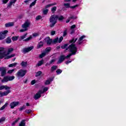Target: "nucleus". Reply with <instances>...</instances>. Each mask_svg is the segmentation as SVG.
<instances>
[{
    "instance_id": "43",
    "label": "nucleus",
    "mask_w": 126,
    "mask_h": 126,
    "mask_svg": "<svg viewBox=\"0 0 126 126\" xmlns=\"http://www.w3.org/2000/svg\"><path fill=\"white\" fill-rule=\"evenodd\" d=\"M51 83V81L50 80H47L45 82V85H48Z\"/></svg>"
},
{
    "instance_id": "50",
    "label": "nucleus",
    "mask_w": 126,
    "mask_h": 126,
    "mask_svg": "<svg viewBox=\"0 0 126 126\" xmlns=\"http://www.w3.org/2000/svg\"><path fill=\"white\" fill-rule=\"evenodd\" d=\"M63 40V36L60 37L59 40H58V43H61Z\"/></svg>"
},
{
    "instance_id": "22",
    "label": "nucleus",
    "mask_w": 126,
    "mask_h": 126,
    "mask_svg": "<svg viewBox=\"0 0 126 126\" xmlns=\"http://www.w3.org/2000/svg\"><path fill=\"white\" fill-rule=\"evenodd\" d=\"M42 11H43V14H44L45 15L48 14V12H49V9H43L42 10Z\"/></svg>"
},
{
    "instance_id": "11",
    "label": "nucleus",
    "mask_w": 126,
    "mask_h": 126,
    "mask_svg": "<svg viewBox=\"0 0 126 126\" xmlns=\"http://www.w3.org/2000/svg\"><path fill=\"white\" fill-rule=\"evenodd\" d=\"M29 26H30V22L28 21H26L25 23L22 25V28L25 29H28Z\"/></svg>"
},
{
    "instance_id": "45",
    "label": "nucleus",
    "mask_w": 126,
    "mask_h": 126,
    "mask_svg": "<svg viewBox=\"0 0 126 126\" xmlns=\"http://www.w3.org/2000/svg\"><path fill=\"white\" fill-rule=\"evenodd\" d=\"M62 71H63L62 70L59 69L56 71V72L57 74H60V73H62Z\"/></svg>"
},
{
    "instance_id": "14",
    "label": "nucleus",
    "mask_w": 126,
    "mask_h": 126,
    "mask_svg": "<svg viewBox=\"0 0 126 126\" xmlns=\"http://www.w3.org/2000/svg\"><path fill=\"white\" fill-rule=\"evenodd\" d=\"M44 41L47 44V45H50V44H52L53 43V40L52 39H50L49 37H46L44 39Z\"/></svg>"
},
{
    "instance_id": "2",
    "label": "nucleus",
    "mask_w": 126,
    "mask_h": 126,
    "mask_svg": "<svg viewBox=\"0 0 126 126\" xmlns=\"http://www.w3.org/2000/svg\"><path fill=\"white\" fill-rule=\"evenodd\" d=\"M68 49L72 53L68 55L66 57V59H68V58H69V57H71V56H72V55H75V53H76L77 51L76 47H75V45H74V44H72L70 45H69Z\"/></svg>"
},
{
    "instance_id": "33",
    "label": "nucleus",
    "mask_w": 126,
    "mask_h": 126,
    "mask_svg": "<svg viewBox=\"0 0 126 126\" xmlns=\"http://www.w3.org/2000/svg\"><path fill=\"white\" fill-rule=\"evenodd\" d=\"M37 1V0H35L33 2H32L30 5V7H32V6H34L35 4H36V2Z\"/></svg>"
},
{
    "instance_id": "57",
    "label": "nucleus",
    "mask_w": 126,
    "mask_h": 126,
    "mask_svg": "<svg viewBox=\"0 0 126 126\" xmlns=\"http://www.w3.org/2000/svg\"><path fill=\"white\" fill-rule=\"evenodd\" d=\"M77 6H78V5H74V6H72L70 7V8H75V7H77Z\"/></svg>"
},
{
    "instance_id": "27",
    "label": "nucleus",
    "mask_w": 126,
    "mask_h": 126,
    "mask_svg": "<svg viewBox=\"0 0 126 126\" xmlns=\"http://www.w3.org/2000/svg\"><path fill=\"white\" fill-rule=\"evenodd\" d=\"M19 126H25V120H22L19 124Z\"/></svg>"
},
{
    "instance_id": "10",
    "label": "nucleus",
    "mask_w": 126,
    "mask_h": 126,
    "mask_svg": "<svg viewBox=\"0 0 126 126\" xmlns=\"http://www.w3.org/2000/svg\"><path fill=\"white\" fill-rule=\"evenodd\" d=\"M43 94V91H39L37 93L34 95L35 100H38L39 98H41V94Z\"/></svg>"
},
{
    "instance_id": "53",
    "label": "nucleus",
    "mask_w": 126,
    "mask_h": 126,
    "mask_svg": "<svg viewBox=\"0 0 126 126\" xmlns=\"http://www.w3.org/2000/svg\"><path fill=\"white\" fill-rule=\"evenodd\" d=\"M35 83H36V81H35V80L32 81L31 82L32 85H34Z\"/></svg>"
},
{
    "instance_id": "20",
    "label": "nucleus",
    "mask_w": 126,
    "mask_h": 126,
    "mask_svg": "<svg viewBox=\"0 0 126 126\" xmlns=\"http://www.w3.org/2000/svg\"><path fill=\"white\" fill-rule=\"evenodd\" d=\"M56 4H57V3L49 4L45 6V8H49V7H51V6H53V5H56Z\"/></svg>"
},
{
    "instance_id": "64",
    "label": "nucleus",
    "mask_w": 126,
    "mask_h": 126,
    "mask_svg": "<svg viewBox=\"0 0 126 126\" xmlns=\"http://www.w3.org/2000/svg\"><path fill=\"white\" fill-rule=\"evenodd\" d=\"M30 0H26L25 1H24V2H25V3H27V2H29V1H30Z\"/></svg>"
},
{
    "instance_id": "37",
    "label": "nucleus",
    "mask_w": 126,
    "mask_h": 126,
    "mask_svg": "<svg viewBox=\"0 0 126 126\" xmlns=\"http://www.w3.org/2000/svg\"><path fill=\"white\" fill-rule=\"evenodd\" d=\"M24 109H25V105H23V106L21 107L19 109V111L21 112V111H23V110H24Z\"/></svg>"
},
{
    "instance_id": "39",
    "label": "nucleus",
    "mask_w": 126,
    "mask_h": 126,
    "mask_svg": "<svg viewBox=\"0 0 126 126\" xmlns=\"http://www.w3.org/2000/svg\"><path fill=\"white\" fill-rule=\"evenodd\" d=\"M42 19V16H41L40 15H38L36 16L35 18L36 20H40V19Z\"/></svg>"
},
{
    "instance_id": "5",
    "label": "nucleus",
    "mask_w": 126,
    "mask_h": 126,
    "mask_svg": "<svg viewBox=\"0 0 126 126\" xmlns=\"http://www.w3.org/2000/svg\"><path fill=\"white\" fill-rule=\"evenodd\" d=\"M15 78V77L14 76H4L2 80H1V82L2 83H4L5 82H7L8 81H12V80H13Z\"/></svg>"
},
{
    "instance_id": "15",
    "label": "nucleus",
    "mask_w": 126,
    "mask_h": 126,
    "mask_svg": "<svg viewBox=\"0 0 126 126\" xmlns=\"http://www.w3.org/2000/svg\"><path fill=\"white\" fill-rule=\"evenodd\" d=\"M13 25H14V22H9L5 24V27H6V28H8V27H12Z\"/></svg>"
},
{
    "instance_id": "23",
    "label": "nucleus",
    "mask_w": 126,
    "mask_h": 126,
    "mask_svg": "<svg viewBox=\"0 0 126 126\" xmlns=\"http://www.w3.org/2000/svg\"><path fill=\"white\" fill-rule=\"evenodd\" d=\"M20 120V118H18L17 119H16L14 122H13L12 123V126H15L16 124L17 123H18V122H19V120Z\"/></svg>"
},
{
    "instance_id": "9",
    "label": "nucleus",
    "mask_w": 126,
    "mask_h": 126,
    "mask_svg": "<svg viewBox=\"0 0 126 126\" xmlns=\"http://www.w3.org/2000/svg\"><path fill=\"white\" fill-rule=\"evenodd\" d=\"M11 91L7 90L3 92H0V97H3L4 96H7L9 93H10Z\"/></svg>"
},
{
    "instance_id": "17",
    "label": "nucleus",
    "mask_w": 126,
    "mask_h": 126,
    "mask_svg": "<svg viewBox=\"0 0 126 126\" xmlns=\"http://www.w3.org/2000/svg\"><path fill=\"white\" fill-rule=\"evenodd\" d=\"M65 59V57H64V56H61L60 57V58H59V60L58 61V63H63V61H64V59Z\"/></svg>"
},
{
    "instance_id": "54",
    "label": "nucleus",
    "mask_w": 126,
    "mask_h": 126,
    "mask_svg": "<svg viewBox=\"0 0 126 126\" xmlns=\"http://www.w3.org/2000/svg\"><path fill=\"white\" fill-rule=\"evenodd\" d=\"M21 65L23 67H26V66H27V63H22Z\"/></svg>"
},
{
    "instance_id": "16",
    "label": "nucleus",
    "mask_w": 126,
    "mask_h": 126,
    "mask_svg": "<svg viewBox=\"0 0 126 126\" xmlns=\"http://www.w3.org/2000/svg\"><path fill=\"white\" fill-rule=\"evenodd\" d=\"M17 1V0H11L10 1V2L8 4L7 7H10L11 6V5H12V4L15 3V2H16Z\"/></svg>"
},
{
    "instance_id": "3",
    "label": "nucleus",
    "mask_w": 126,
    "mask_h": 126,
    "mask_svg": "<svg viewBox=\"0 0 126 126\" xmlns=\"http://www.w3.org/2000/svg\"><path fill=\"white\" fill-rule=\"evenodd\" d=\"M58 20V15H52L50 18V22L51 23L50 27H54Z\"/></svg>"
},
{
    "instance_id": "18",
    "label": "nucleus",
    "mask_w": 126,
    "mask_h": 126,
    "mask_svg": "<svg viewBox=\"0 0 126 126\" xmlns=\"http://www.w3.org/2000/svg\"><path fill=\"white\" fill-rule=\"evenodd\" d=\"M43 45L44 42L43 41H40L39 43H38L37 46V49H40V48H42V47H43Z\"/></svg>"
},
{
    "instance_id": "48",
    "label": "nucleus",
    "mask_w": 126,
    "mask_h": 126,
    "mask_svg": "<svg viewBox=\"0 0 126 126\" xmlns=\"http://www.w3.org/2000/svg\"><path fill=\"white\" fill-rule=\"evenodd\" d=\"M48 90H49V88L48 87H45L44 88L43 91H42L43 93H44V92H46L47 91H48Z\"/></svg>"
},
{
    "instance_id": "56",
    "label": "nucleus",
    "mask_w": 126,
    "mask_h": 126,
    "mask_svg": "<svg viewBox=\"0 0 126 126\" xmlns=\"http://www.w3.org/2000/svg\"><path fill=\"white\" fill-rule=\"evenodd\" d=\"M55 34H56V31H53L51 32V35H55Z\"/></svg>"
},
{
    "instance_id": "12",
    "label": "nucleus",
    "mask_w": 126,
    "mask_h": 126,
    "mask_svg": "<svg viewBox=\"0 0 126 126\" xmlns=\"http://www.w3.org/2000/svg\"><path fill=\"white\" fill-rule=\"evenodd\" d=\"M11 89V87H8L6 85H0V90H3V89H5V90H10Z\"/></svg>"
},
{
    "instance_id": "60",
    "label": "nucleus",
    "mask_w": 126,
    "mask_h": 126,
    "mask_svg": "<svg viewBox=\"0 0 126 126\" xmlns=\"http://www.w3.org/2000/svg\"><path fill=\"white\" fill-rule=\"evenodd\" d=\"M69 18H70V19H76V17H75L73 16H72L70 17H69Z\"/></svg>"
},
{
    "instance_id": "51",
    "label": "nucleus",
    "mask_w": 126,
    "mask_h": 126,
    "mask_svg": "<svg viewBox=\"0 0 126 126\" xmlns=\"http://www.w3.org/2000/svg\"><path fill=\"white\" fill-rule=\"evenodd\" d=\"M27 30H28V29L23 28L22 29L20 30V32H25V31H27Z\"/></svg>"
},
{
    "instance_id": "32",
    "label": "nucleus",
    "mask_w": 126,
    "mask_h": 126,
    "mask_svg": "<svg viewBox=\"0 0 126 126\" xmlns=\"http://www.w3.org/2000/svg\"><path fill=\"white\" fill-rule=\"evenodd\" d=\"M19 36H13L12 37V41H17V40H18V38Z\"/></svg>"
},
{
    "instance_id": "28",
    "label": "nucleus",
    "mask_w": 126,
    "mask_h": 126,
    "mask_svg": "<svg viewBox=\"0 0 126 126\" xmlns=\"http://www.w3.org/2000/svg\"><path fill=\"white\" fill-rule=\"evenodd\" d=\"M42 74V71H39L35 73V77H38V76H40Z\"/></svg>"
},
{
    "instance_id": "40",
    "label": "nucleus",
    "mask_w": 126,
    "mask_h": 126,
    "mask_svg": "<svg viewBox=\"0 0 126 126\" xmlns=\"http://www.w3.org/2000/svg\"><path fill=\"white\" fill-rule=\"evenodd\" d=\"M14 69H11V70H9L7 71V73H9V74H11V73H12V72H13V71H14Z\"/></svg>"
},
{
    "instance_id": "47",
    "label": "nucleus",
    "mask_w": 126,
    "mask_h": 126,
    "mask_svg": "<svg viewBox=\"0 0 126 126\" xmlns=\"http://www.w3.org/2000/svg\"><path fill=\"white\" fill-rule=\"evenodd\" d=\"M67 34V32L66 31V30H65L63 32V37H65V36H66Z\"/></svg>"
},
{
    "instance_id": "7",
    "label": "nucleus",
    "mask_w": 126,
    "mask_h": 126,
    "mask_svg": "<svg viewBox=\"0 0 126 126\" xmlns=\"http://www.w3.org/2000/svg\"><path fill=\"white\" fill-rule=\"evenodd\" d=\"M19 105V101H13L10 104V107L11 109H14L15 107H16Z\"/></svg>"
},
{
    "instance_id": "6",
    "label": "nucleus",
    "mask_w": 126,
    "mask_h": 126,
    "mask_svg": "<svg viewBox=\"0 0 126 126\" xmlns=\"http://www.w3.org/2000/svg\"><path fill=\"white\" fill-rule=\"evenodd\" d=\"M8 33V31H4L0 32V40H3L6 36V34Z\"/></svg>"
},
{
    "instance_id": "38",
    "label": "nucleus",
    "mask_w": 126,
    "mask_h": 126,
    "mask_svg": "<svg viewBox=\"0 0 126 126\" xmlns=\"http://www.w3.org/2000/svg\"><path fill=\"white\" fill-rule=\"evenodd\" d=\"M15 66H16V63L9 64V67H15Z\"/></svg>"
},
{
    "instance_id": "24",
    "label": "nucleus",
    "mask_w": 126,
    "mask_h": 126,
    "mask_svg": "<svg viewBox=\"0 0 126 126\" xmlns=\"http://www.w3.org/2000/svg\"><path fill=\"white\" fill-rule=\"evenodd\" d=\"M52 43L53 44H57V43H59V38L57 37L56 38H55L53 41H52Z\"/></svg>"
},
{
    "instance_id": "1",
    "label": "nucleus",
    "mask_w": 126,
    "mask_h": 126,
    "mask_svg": "<svg viewBox=\"0 0 126 126\" xmlns=\"http://www.w3.org/2000/svg\"><path fill=\"white\" fill-rule=\"evenodd\" d=\"M13 52V48H9L7 50V52L5 51V50L3 47L0 48V59H4L5 60H8V59H11V58H13L15 54H12L11 55L10 54Z\"/></svg>"
},
{
    "instance_id": "41",
    "label": "nucleus",
    "mask_w": 126,
    "mask_h": 126,
    "mask_svg": "<svg viewBox=\"0 0 126 126\" xmlns=\"http://www.w3.org/2000/svg\"><path fill=\"white\" fill-rule=\"evenodd\" d=\"M58 18L59 20L62 21L63 20L64 18L63 16H60V17L58 16Z\"/></svg>"
},
{
    "instance_id": "4",
    "label": "nucleus",
    "mask_w": 126,
    "mask_h": 126,
    "mask_svg": "<svg viewBox=\"0 0 126 126\" xmlns=\"http://www.w3.org/2000/svg\"><path fill=\"white\" fill-rule=\"evenodd\" d=\"M27 73V70L20 69L16 73V76L18 78H21L25 76V75Z\"/></svg>"
},
{
    "instance_id": "21",
    "label": "nucleus",
    "mask_w": 126,
    "mask_h": 126,
    "mask_svg": "<svg viewBox=\"0 0 126 126\" xmlns=\"http://www.w3.org/2000/svg\"><path fill=\"white\" fill-rule=\"evenodd\" d=\"M7 105H8V103L7 102H6L3 106H2L0 108V111H2V110H4V109H5V108H6V107H7Z\"/></svg>"
},
{
    "instance_id": "8",
    "label": "nucleus",
    "mask_w": 126,
    "mask_h": 126,
    "mask_svg": "<svg viewBox=\"0 0 126 126\" xmlns=\"http://www.w3.org/2000/svg\"><path fill=\"white\" fill-rule=\"evenodd\" d=\"M33 49H34V46H31L28 48H25L23 49L22 52L23 53H24V54H26V53H28V52H30V51H32Z\"/></svg>"
},
{
    "instance_id": "55",
    "label": "nucleus",
    "mask_w": 126,
    "mask_h": 126,
    "mask_svg": "<svg viewBox=\"0 0 126 126\" xmlns=\"http://www.w3.org/2000/svg\"><path fill=\"white\" fill-rule=\"evenodd\" d=\"M76 27V26L75 25H73L72 26H71V30H72V29H74Z\"/></svg>"
},
{
    "instance_id": "31",
    "label": "nucleus",
    "mask_w": 126,
    "mask_h": 126,
    "mask_svg": "<svg viewBox=\"0 0 126 126\" xmlns=\"http://www.w3.org/2000/svg\"><path fill=\"white\" fill-rule=\"evenodd\" d=\"M32 35H30L29 37L25 39L24 41H25L26 42H28V41H30L32 39Z\"/></svg>"
},
{
    "instance_id": "58",
    "label": "nucleus",
    "mask_w": 126,
    "mask_h": 126,
    "mask_svg": "<svg viewBox=\"0 0 126 126\" xmlns=\"http://www.w3.org/2000/svg\"><path fill=\"white\" fill-rule=\"evenodd\" d=\"M9 0H2L3 3H6Z\"/></svg>"
},
{
    "instance_id": "46",
    "label": "nucleus",
    "mask_w": 126,
    "mask_h": 126,
    "mask_svg": "<svg viewBox=\"0 0 126 126\" xmlns=\"http://www.w3.org/2000/svg\"><path fill=\"white\" fill-rule=\"evenodd\" d=\"M68 46V44H64L62 46V49H66L67 47Z\"/></svg>"
},
{
    "instance_id": "25",
    "label": "nucleus",
    "mask_w": 126,
    "mask_h": 126,
    "mask_svg": "<svg viewBox=\"0 0 126 126\" xmlns=\"http://www.w3.org/2000/svg\"><path fill=\"white\" fill-rule=\"evenodd\" d=\"M46 55H47V53L44 51L39 55V58L42 59V58H44Z\"/></svg>"
},
{
    "instance_id": "61",
    "label": "nucleus",
    "mask_w": 126,
    "mask_h": 126,
    "mask_svg": "<svg viewBox=\"0 0 126 126\" xmlns=\"http://www.w3.org/2000/svg\"><path fill=\"white\" fill-rule=\"evenodd\" d=\"M69 21H70V18H68L67 19V20L66 21V23H68V22H69Z\"/></svg>"
},
{
    "instance_id": "30",
    "label": "nucleus",
    "mask_w": 126,
    "mask_h": 126,
    "mask_svg": "<svg viewBox=\"0 0 126 126\" xmlns=\"http://www.w3.org/2000/svg\"><path fill=\"white\" fill-rule=\"evenodd\" d=\"M4 122H5V117H2L0 119V124H2Z\"/></svg>"
},
{
    "instance_id": "63",
    "label": "nucleus",
    "mask_w": 126,
    "mask_h": 126,
    "mask_svg": "<svg viewBox=\"0 0 126 126\" xmlns=\"http://www.w3.org/2000/svg\"><path fill=\"white\" fill-rule=\"evenodd\" d=\"M44 63V61H43V60H41L38 63Z\"/></svg>"
},
{
    "instance_id": "13",
    "label": "nucleus",
    "mask_w": 126,
    "mask_h": 126,
    "mask_svg": "<svg viewBox=\"0 0 126 126\" xmlns=\"http://www.w3.org/2000/svg\"><path fill=\"white\" fill-rule=\"evenodd\" d=\"M0 71H1V76H4L6 74V70L3 67H0Z\"/></svg>"
},
{
    "instance_id": "42",
    "label": "nucleus",
    "mask_w": 126,
    "mask_h": 126,
    "mask_svg": "<svg viewBox=\"0 0 126 126\" xmlns=\"http://www.w3.org/2000/svg\"><path fill=\"white\" fill-rule=\"evenodd\" d=\"M32 35V37H38L39 36V33H34Z\"/></svg>"
},
{
    "instance_id": "26",
    "label": "nucleus",
    "mask_w": 126,
    "mask_h": 126,
    "mask_svg": "<svg viewBox=\"0 0 126 126\" xmlns=\"http://www.w3.org/2000/svg\"><path fill=\"white\" fill-rule=\"evenodd\" d=\"M51 51V47H48L47 48L44 52L46 53V55H48L49 54V52Z\"/></svg>"
},
{
    "instance_id": "52",
    "label": "nucleus",
    "mask_w": 126,
    "mask_h": 126,
    "mask_svg": "<svg viewBox=\"0 0 126 126\" xmlns=\"http://www.w3.org/2000/svg\"><path fill=\"white\" fill-rule=\"evenodd\" d=\"M76 41H77V38H76L75 40L73 38L70 42V43H75Z\"/></svg>"
},
{
    "instance_id": "34",
    "label": "nucleus",
    "mask_w": 126,
    "mask_h": 126,
    "mask_svg": "<svg viewBox=\"0 0 126 126\" xmlns=\"http://www.w3.org/2000/svg\"><path fill=\"white\" fill-rule=\"evenodd\" d=\"M56 10H57L56 6H54L51 8V11H52V12H53V13H54L55 12V11H56Z\"/></svg>"
},
{
    "instance_id": "49",
    "label": "nucleus",
    "mask_w": 126,
    "mask_h": 126,
    "mask_svg": "<svg viewBox=\"0 0 126 126\" xmlns=\"http://www.w3.org/2000/svg\"><path fill=\"white\" fill-rule=\"evenodd\" d=\"M31 112H32V110H31V109L26 110V113H27V114H30V113H31Z\"/></svg>"
},
{
    "instance_id": "59",
    "label": "nucleus",
    "mask_w": 126,
    "mask_h": 126,
    "mask_svg": "<svg viewBox=\"0 0 126 126\" xmlns=\"http://www.w3.org/2000/svg\"><path fill=\"white\" fill-rule=\"evenodd\" d=\"M41 65H42V63H38L36 65V67H39V66H41Z\"/></svg>"
},
{
    "instance_id": "29",
    "label": "nucleus",
    "mask_w": 126,
    "mask_h": 126,
    "mask_svg": "<svg viewBox=\"0 0 126 126\" xmlns=\"http://www.w3.org/2000/svg\"><path fill=\"white\" fill-rule=\"evenodd\" d=\"M6 43H7V44H10V43H11V39L9 37L7 38L6 39Z\"/></svg>"
},
{
    "instance_id": "62",
    "label": "nucleus",
    "mask_w": 126,
    "mask_h": 126,
    "mask_svg": "<svg viewBox=\"0 0 126 126\" xmlns=\"http://www.w3.org/2000/svg\"><path fill=\"white\" fill-rule=\"evenodd\" d=\"M55 62H56V59H52V60L51 61V63H55Z\"/></svg>"
},
{
    "instance_id": "35",
    "label": "nucleus",
    "mask_w": 126,
    "mask_h": 126,
    "mask_svg": "<svg viewBox=\"0 0 126 126\" xmlns=\"http://www.w3.org/2000/svg\"><path fill=\"white\" fill-rule=\"evenodd\" d=\"M58 68V67L57 66H53L51 67V71H54V70H56Z\"/></svg>"
},
{
    "instance_id": "19",
    "label": "nucleus",
    "mask_w": 126,
    "mask_h": 126,
    "mask_svg": "<svg viewBox=\"0 0 126 126\" xmlns=\"http://www.w3.org/2000/svg\"><path fill=\"white\" fill-rule=\"evenodd\" d=\"M85 38V35H83L81 37H80L78 40V43L80 45V44H81L82 43V40Z\"/></svg>"
},
{
    "instance_id": "44",
    "label": "nucleus",
    "mask_w": 126,
    "mask_h": 126,
    "mask_svg": "<svg viewBox=\"0 0 126 126\" xmlns=\"http://www.w3.org/2000/svg\"><path fill=\"white\" fill-rule=\"evenodd\" d=\"M70 4L68 3H64V6L66 7V8H68V7H69Z\"/></svg>"
},
{
    "instance_id": "36",
    "label": "nucleus",
    "mask_w": 126,
    "mask_h": 126,
    "mask_svg": "<svg viewBox=\"0 0 126 126\" xmlns=\"http://www.w3.org/2000/svg\"><path fill=\"white\" fill-rule=\"evenodd\" d=\"M26 36H27V33H26L25 35L23 36H21V40H23V39H25V38H26Z\"/></svg>"
}]
</instances>
